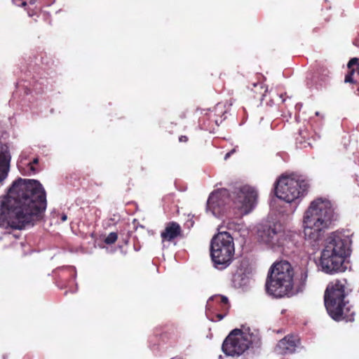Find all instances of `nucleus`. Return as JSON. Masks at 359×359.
Segmentation results:
<instances>
[{"label":"nucleus","mask_w":359,"mask_h":359,"mask_svg":"<svg viewBox=\"0 0 359 359\" xmlns=\"http://www.w3.org/2000/svg\"><path fill=\"white\" fill-rule=\"evenodd\" d=\"M189 140V138L186 135H181L180 137H179V142H187Z\"/></svg>","instance_id":"obj_25"},{"label":"nucleus","mask_w":359,"mask_h":359,"mask_svg":"<svg viewBox=\"0 0 359 359\" xmlns=\"http://www.w3.org/2000/svg\"><path fill=\"white\" fill-rule=\"evenodd\" d=\"M234 151H235V149H232L231 151H229V152L226 153V154H225L224 159H225V160L228 159V158L230 157V156H231L233 153H234Z\"/></svg>","instance_id":"obj_26"},{"label":"nucleus","mask_w":359,"mask_h":359,"mask_svg":"<svg viewBox=\"0 0 359 359\" xmlns=\"http://www.w3.org/2000/svg\"><path fill=\"white\" fill-rule=\"evenodd\" d=\"M294 270L286 261L273 264L268 273L265 287L266 292L280 298L293 294Z\"/></svg>","instance_id":"obj_6"},{"label":"nucleus","mask_w":359,"mask_h":359,"mask_svg":"<svg viewBox=\"0 0 359 359\" xmlns=\"http://www.w3.org/2000/svg\"><path fill=\"white\" fill-rule=\"evenodd\" d=\"M67 219V217L65 214H62V215L61 216V220L62 222H65Z\"/></svg>","instance_id":"obj_27"},{"label":"nucleus","mask_w":359,"mask_h":359,"mask_svg":"<svg viewBox=\"0 0 359 359\" xmlns=\"http://www.w3.org/2000/svg\"><path fill=\"white\" fill-rule=\"evenodd\" d=\"M11 161V154L6 147H0V183L8 176Z\"/></svg>","instance_id":"obj_16"},{"label":"nucleus","mask_w":359,"mask_h":359,"mask_svg":"<svg viewBox=\"0 0 359 359\" xmlns=\"http://www.w3.org/2000/svg\"><path fill=\"white\" fill-rule=\"evenodd\" d=\"M258 194L256 189L248 184L236 187L231 194L223 189L213 191L207 201V210L214 215L219 214L226 201L231 198L234 208L242 214H248L255 208L257 201Z\"/></svg>","instance_id":"obj_2"},{"label":"nucleus","mask_w":359,"mask_h":359,"mask_svg":"<svg viewBox=\"0 0 359 359\" xmlns=\"http://www.w3.org/2000/svg\"><path fill=\"white\" fill-rule=\"evenodd\" d=\"M46 193L36 180L18 178L1 201L0 225L22 229L40 220L46 209Z\"/></svg>","instance_id":"obj_1"},{"label":"nucleus","mask_w":359,"mask_h":359,"mask_svg":"<svg viewBox=\"0 0 359 359\" xmlns=\"http://www.w3.org/2000/svg\"><path fill=\"white\" fill-rule=\"evenodd\" d=\"M250 346L249 340L244 336L241 330H232L223 341L222 349L226 355L239 356Z\"/></svg>","instance_id":"obj_9"},{"label":"nucleus","mask_w":359,"mask_h":359,"mask_svg":"<svg viewBox=\"0 0 359 359\" xmlns=\"http://www.w3.org/2000/svg\"><path fill=\"white\" fill-rule=\"evenodd\" d=\"M39 163V158H34L32 161L28 163V166L30 172L32 174H36L39 171V169L37 168L35 165Z\"/></svg>","instance_id":"obj_20"},{"label":"nucleus","mask_w":359,"mask_h":359,"mask_svg":"<svg viewBox=\"0 0 359 359\" xmlns=\"http://www.w3.org/2000/svg\"><path fill=\"white\" fill-rule=\"evenodd\" d=\"M182 228L176 222H170L165 224L164 230L161 233L162 242H172L178 237H182Z\"/></svg>","instance_id":"obj_14"},{"label":"nucleus","mask_w":359,"mask_h":359,"mask_svg":"<svg viewBox=\"0 0 359 359\" xmlns=\"http://www.w3.org/2000/svg\"><path fill=\"white\" fill-rule=\"evenodd\" d=\"M283 97H284V95H283V94L280 95V97L282 99V102H284L285 101V99Z\"/></svg>","instance_id":"obj_28"},{"label":"nucleus","mask_w":359,"mask_h":359,"mask_svg":"<svg viewBox=\"0 0 359 359\" xmlns=\"http://www.w3.org/2000/svg\"><path fill=\"white\" fill-rule=\"evenodd\" d=\"M118 238V234L116 232H111L104 240L107 245H111L116 243Z\"/></svg>","instance_id":"obj_18"},{"label":"nucleus","mask_w":359,"mask_h":359,"mask_svg":"<svg viewBox=\"0 0 359 359\" xmlns=\"http://www.w3.org/2000/svg\"><path fill=\"white\" fill-rule=\"evenodd\" d=\"M235 253L233 238L226 231L219 232L211 240L210 256L214 266L219 270L228 267Z\"/></svg>","instance_id":"obj_7"},{"label":"nucleus","mask_w":359,"mask_h":359,"mask_svg":"<svg viewBox=\"0 0 359 359\" xmlns=\"http://www.w3.org/2000/svg\"><path fill=\"white\" fill-rule=\"evenodd\" d=\"M356 71V68H353V67L350 69V72L346 75L344 81L346 83H354L353 76Z\"/></svg>","instance_id":"obj_21"},{"label":"nucleus","mask_w":359,"mask_h":359,"mask_svg":"<svg viewBox=\"0 0 359 359\" xmlns=\"http://www.w3.org/2000/svg\"><path fill=\"white\" fill-rule=\"evenodd\" d=\"M56 278L57 285L61 289L67 287L71 283L74 282L76 271L72 266H62L54 271Z\"/></svg>","instance_id":"obj_12"},{"label":"nucleus","mask_w":359,"mask_h":359,"mask_svg":"<svg viewBox=\"0 0 359 359\" xmlns=\"http://www.w3.org/2000/svg\"><path fill=\"white\" fill-rule=\"evenodd\" d=\"M351 241L339 236L334 237L321 252L320 265L327 274H335L346 271L345 260L351 255Z\"/></svg>","instance_id":"obj_5"},{"label":"nucleus","mask_w":359,"mask_h":359,"mask_svg":"<svg viewBox=\"0 0 359 359\" xmlns=\"http://www.w3.org/2000/svg\"><path fill=\"white\" fill-rule=\"evenodd\" d=\"M259 233L261 241L271 248L283 246L286 239L285 231L280 224L266 226Z\"/></svg>","instance_id":"obj_10"},{"label":"nucleus","mask_w":359,"mask_h":359,"mask_svg":"<svg viewBox=\"0 0 359 359\" xmlns=\"http://www.w3.org/2000/svg\"><path fill=\"white\" fill-rule=\"evenodd\" d=\"M334 210L330 201L318 198L313 201L304 216V233L306 238L317 241L331 224Z\"/></svg>","instance_id":"obj_4"},{"label":"nucleus","mask_w":359,"mask_h":359,"mask_svg":"<svg viewBox=\"0 0 359 359\" xmlns=\"http://www.w3.org/2000/svg\"><path fill=\"white\" fill-rule=\"evenodd\" d=\"M13 1H14V3H15V2H18V1H17V0H13Z\"/></svg>","instance_id":"obj_29"},{"label":"nucleus","mask_w":359,"mask_h":359,"mask_svg":"<svg viewBox=\"0 0 359 359\" xmlns=\"http://www.w3.org/2000/svg\"><path fill=\"white\" fill-rule=\"evenodd\" d=\"M299 344V339L297 336L289 334L278 341L276 351L280 354L292 353Z\"/></svg>","instance_id":"obj_13"},{"label":"nucleus","mask_w":359,"mask_h":359,"mask_svg":"<svg viewBox=\"0 0 359 359\" xmlns=\"http://www.w3.org/2000/svg\"><path fill=\"white\" fill-rule=\"evenodd\" d=\"M353 66H356V71L359 75V60L356 57L351 59L348 63V69H351Z\"/></svg>","instance_id":"obj_22"},{"label":"nucleus","mask_w":359,"mask_h":359,"mask_svg":"<svg viewBox=\"0 0 359 359\" xmlns=\"http://www.w3.org/2000/svg\"><path fill=\"white\" fill-rule=\"evenodd\" d=\"M35 2H36V0H25V1H22L20 4L19 2H15V4L19 6H25L27 4V3L32 5V4H34Z\"/></svg>","instance_id":"obj_24"},{"label":"nucleus","mask_w":359,"mask_h":359,"mask_svg":"<svg viewBox=\"0 0 359 359\" xmlns=\"http://www.w3.org/2000/svg\"><path fill=\"white\" fill-rule=\"evenodd\" d=\"M253 87L261 90V91L259 92V99L261 100H263L264 99V97L266 96V93L267 92V88H266L262 83H253Z\"/></svg>","instance_id":"obj_19"},{"label":"nucleus","mask_w":359,"mask_h":359,"mask_svg":"<svg viewBox=\"0 0 359 359\" xmlns=\"http://www.w3.org/2000/svg\"><path fill=\"white\" fill-rule=\"evenodd\" d=\"M350 293V285L346 278L330 281L325 290L324 303L329 316L335 321L353 322L355 311L346 300Z\"/></svg>","instance_id":"obj_3"},{"label":"nucleus","mask_w":359,"mask_h":359,"mask_svg":"<svg viewBox=\"0 0 359 359\" xmlns=\"http://www.w3.org/2000/svg\"><path fill=\"white\" fill-rule=\"evenodd\" d=\"M250 271L249 262L246 259L238 261L236 265V269L233 272L232 281L236 285H241V281Z\"/></svg>","instance_id":"obj_15"},{"label":"nucleus","mask_w":359,"mask_h":359,"mask_svg":"<svg viewBox=\"0 0 359 359\" xmlns=\"http://www.w3.org/2000/svg\"><path fill=\"white\" fill-rule=\"evenodd\" d=\"M309 188L308 182L297 175H281L275 185L276 196L287 203L303 197Z\"/></svg>","instance_id":"obj_8"},{"label":"nucleus","mask_w":359,"mask_h":359,"mask_svg":"<svg viewBox=\"0 0 359 359\" xmlns=\"http://www.w3.org/2000/svg\"><path fill=\"white\" fill-rule=\"evenodd\" d=\"M300 274H301V281L302 283H304L306 281L307 276H308L307 269H302L301 271H300Z\"/></svg>","instance_id":"obj_23"},{"label":"nucleus","mask_w":359,"mask_h":359,"mask_svg":"<svg viewBox=\"0 0 359 359\" xmlns=\"http://www.w3.org/2000/svg\"><path fill=\"white\" fill-rule=\"evenodd\" d=\"M230 307L229 299L226 297L217 294L210 297L206 304V312L208 314L214 311H221L215 315L216 320H222L226 315Z\"/></svg>","instance_id":"obj_11"},{"label":"nucleus","mask_w":359,"mask_h":359,"mask_svg":"<svg viewBox=\"0 0 359 359\" xmlns=\"http://www.w3.org/2000/svg\"><path fill=\"white\" fill-rule=\"evenodd\" d=\"M299 135L300 137L302 138L301 140H299L300 142H308L310 138L311 137V133L309 131V130L306 128L300 129L299 132Z\"/></svg>","instance_id":"obj_17"}]
</instances>
